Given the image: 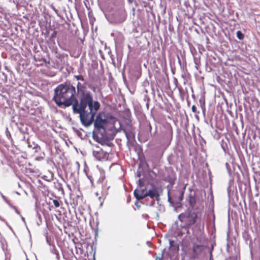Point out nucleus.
I'll return each mask as SVG.
<instances>
[{"label":"nucleus","instance_id":"42","mask_svg":"<svg viewBox=\"0 0 260 260\" xmlns=\"http://www.w3.org/2000/svg\"><path fill=\"white\" fill-rule=\"evenodd\" d=\"M191 91H193V89H192V87H191Z\"/></svg>","mask_w":260,"mask_h":260},{"label":"nucleus","instance_id":"18","mask_svg":"<svg viewBox=\"0 0 260 260\" xmlns=\"http://www.w3.org/2000/svg\"><path fill=\"white\" fill-rule=\"evenodd\" d=\"M53 203L55 207H58L60 206L59 201L57 200H53Z\"/></svg>","mask_w":260,"mask_h":260},{"label":"nucleus","instance_id":"32","mask_svg":"<svg viewBox=\"0 0 260 260\" xmlns=\"http://www.w3.org/2000/svg\"><path fill=\"white\" fill-rule=\"evenodd\" d=\"M178 62H179V64H180L181 67L182 68V65H181V60H180V58H179V57H178Z\"/></svg>","mask_w":260,"mask_h":260},{"label":"nucleus","instance_id":"22","mask_svg":"<svg viewBox=\"0 0 260 260\" xmlns=\"http://www.w3.org/2000/svg\"><path fill=\"white\" fill-rule=\"evenodd\" d=\"M124 133L125 134V136L127 139V140H129V137H130L131 134L129 133H128L125 130H124Z\"/></svg>","mask_w":260,"mask_h":260},{"label":"nucleus","instance_id":"11","mask_svg":"<svg viewBox=\"0 0 260 260\" xmlns=\"http://www.w3.org/2000/svg\"><path fill=\"white\" fill-rule=\"evenodd\" d=\"M197 201V197L194 192L191 193L189 196V203L190 206L193 208Z\"/></svg>","mask_w":260,"mask_h":260},{"label":"nucleus","instance_id":"26","mask_svg":"<svg viewBox=\"0 0 260 260\" xmlns=\"http://www.w3.org/2000/svg\"><path fill=\"white\" fill-rule=\"evenodd\" d=\"M88 179L90 180V182L93 184V179L92 178V177L90 176H87Z\"/></svg>","mask_w":260,"mask_h":260},{"label":"nucleus","instance_id":"30","mask_svg":"<svg viewBox=\"0 0 260 260\" xmlns=\"http://www.w3.org/2000/svg\"><path fill=\"white\" fill-rule=\"evenodd\" d=\"M56 31H54V32L52 34V35H51V37H52V38L54 37L55 36V35H56Z\"/></svg>","mask_w":260,"mask_h":260},{"label":"nucleus","instance_id":"28","mask_svg":"<svg viewBox=\"0 0 260 260\" xmlns=\"http://www.w3.org/2000/svg\"><path fill=\"white\" fill-rule=\"evenodd\" d=\"M46 241L48 243V244L50 245H51V243H50V241L49 240V239L48 237H46Z\"/></svg>","mask_w":260,"mask_h":260},{"label":"nucleus","instance_id":"1","mask_svg":"<svg viewBox=\"0 0 260 260\" xmlns=\"http://www.w3.org/2000/svg\"><path fill=\"white\" fill-rule=\"evenodd\" d=\"M76 94L74 95V104L73 110L74 113L80 115V119L82 124L88 127L94 120L95 115L100 109V104L98 101L93 102L91 92L88 90L90 88L87 83H78L76 85Z\"/></svg>","mask_w":260,"mask_h":260},{"label":"nucleus","instance_id":"6","mask_svg":"<svg viewBox=\"0 0 260 260\" xmlns=\"http://www.w3.org/2000/svg\"><path fill=\"white\" fill-rule=\"evenodd\" d=\"M92 150L93 156L96 160L103 161L108 159L109 154L103 151L98 145H93Z\"/></svg>","mask_w":260,"mask_h":260},{"label":"nucleus","instance_id":"7","mask_svg":"<svg viewBox=\"0 0 260 260\" xmlns=\"http://www.w3.org/2000/svg\"><path fill=\"white\" fill-rule=\"evenodd\" d=\"M183 191L181 190H177L176 191L174 190L172 192H170V191H168V201L171 202L172 197H173L174 198H177L179 201H181L183 200Z\"/></svg>","mask_w":260,"mask_h":260},{"label":"nucleus","instance_id":"15","mask_svg":"<svg viewBox=\"0 0 260 260\" xmlns=\"http://www.w3.org/2000/svg\"><path fill=\"white\" fill-rule=\"evenodd\" d=\"M165 127L167 130V134L172 136L173 135V129L171 124L169 123H167L165 125Z\"/></svg>","mask_w":260,"mask_h":260},{"label":"nucleus","instance_id":"5","mask_svg":"<svg viewBox=\"0 0 260 260\" xmlns=\"http://www.w3.org/2000/svg\"><path fill=\"white\" fill-rule=\"evenodd\" d=\"M111 15L112 20L116 23H122L124 22L126 19L125 12L122 7L117 10H113Z\"/></svg>","mask_w":260,"mask_h":260},{"label":"nucleus","instance_id":"34","mask_svg":"<svg viewBox=\"0 0 260 260\" xmlns=\"http://www.w3.org/2000/svg\"><path fill=\"white\" fill-rule=\"evenodd\" d=\"M55 75V74L54 73H51V76H54Z\"/></svg>","mask_w":260,"mask_h":260},{"label":"nucleus","instance_id":"37","mask_svg":"<svg viewBox=\"0 0 260 260\" xmlns=\"http://www.w3.org/2000/svg\"><path fill=\"white\" fill-rule=\"evenodd\" d=\"M225 165H226V167L228 168V166H229V164L226 162V163L225 164Z\"/></svg>","mask_w":260,"mask_h":260},{"label":"nucleus","instance_id":"16","mask_svg":"<svg viewBox=\"0 0 260 260\" xmlns=\"http://www.w3.org/2000/svg\"><path fill=\"white\" fill-rule=\"evenodd\" d=\"M52 62L53 63V68H55V69H59V68H61V63L59 62V61L58 60H55V61H52Z\"/></svg>","mask_w":260,"mask_h":260},{"label":"nucleus","instance_id":"24","mask_svg":"<svg viewBox=\"0 0 260 260\" xmlns=\"http://www.w3.org/2000/svg\"><path fill=\"white\" fill-rule=\"evenodd\" d=\"M57 189L58 190H63V188L60 183H58V187Z\"/></svg>","mask_w":260,"mask_h":260},{"label":"nucleus","instance_id":"19","mask_svg":"<svg viewBox=\"0 0 260 260\" xmlns=\"http://www.w3.org/2000/svg\"><path fill=\"white\" fill-rule=\"evenodd\" d=\"M109 186L107 187L106 186H103V192L105 194H107V190L109 189Z\"/></svg>","mask_w":260,"mask_h":260},{"label":"nucleus","instance_id":"33","mask_svg":"<svg viewBox=\"0 0 260 260\" xmlns=\"http://www.w3.org/2000/svg\"><path fill=\"white\" fill-rule=\"evenodd\" d=\"M186 95H187V97L188 98V91H187V89L186 88Z\"/></svg>","mask_w":260,"mask_h":260},{"label":"nucleus","instance_id":"10","mask_svg":"<svg viewBox=\"0 0 260 260\" xmlns=\"http://www.w3.org/2000/svg\"><path fill=\"white\" fill-rule=\"evenodd\" d=\"M192 54L193 56V61L195 64V68L198 71H199V72H201V71H200V67L201 65V56L200 55L198 54L197 52H196L195 53L192 52Z\"/></svg>","mask_w":260,"mask_h":260},{"label":"nucleus","instance_id":"21","mask_svg":"<svg viewBox=\"0 0 260 260\" xmlns=\"http://www.w3.org/2000/svg\"><path fill=\"white\" fill-rule=\"evenodd\" d=\"M50 7L55 12V13L58 16V10L54 7L53 5H51Z\"/></svg>","mask_w":260,"mask_h":260},{"label":"nucleus","instance_id":"13","mask_svg":"<svg viewBox=\"0 0 260 260\" xmlns=\"http://www.w3.org/2000/svg\"><path fill=\"white\" fill-rule=\"evenodd\" d=\"M74 78L77 80V84L87 83L84 77L81 75H74Z\"/></svg>","mask_w":260,"mask_h":260},{"label":"nucleus","instance_id":"44","mask_svg":"<svg viewBox=\"0 0 260 260\" xmlns=\"http://www.w3.org/2000/svg\"><path fill=\"white\" fill-rule=\"evenodd\" d=\"M93 260H95L94 257H93Z\"/></svg>","mask_w":260,"mask_h":260},{"label":"nucleus","instance_id":"35","mask_svg":"<svg viewBox=\"0 0 260 260\" xmlns=\"http://www.w3.org/2000/svg\"><path fill=\"white\" fill-rule=\"evenodd\" d=\"M68 187L69 188V189L71 190V188L70 187V186L69 185H68Z\"/></svg>","mask_w":260,"mask_h":260},{"label":"nucleus","instance_id":"31","mask_svg":"<svg viewBox=\"0 0 260 260\" xmlns=\"http://www.w3.org/2000/svg\"><path fill=\"white\" fill-rule=\"evenodd\" d=\"M135 204V205L137 207V208H138V209L140 207V206L138 204V203L136 202Z\"/></svg>","mask_w":260,"mask_h":260},{"label":"nucleus","instance_id":"41","mask_svg":"<svg viewBox=\"0 0 260 260\" xmlns=\"http://www.w3.org/2000/svg\"><path fill=\"white\" fill-rule=\"evenodd\" d=\"M7 135H10V133H9V132H8V133H7Z\"/></svg>","mask_w":260,"mask_h":260},{"label":"nucleus","instance_id":"3","mask_svg":"<svg viewBox=\"0 0 260 260\" xmlns=\"http://www.w3.org/2000/svg\"><path fill=\"white\" fill-rule=\"evenodd\" d=\"M197 217V214L190 211L185 212L179 215L180 220L185 224V226L183 228V231L182 232V234H189V226L195 223Z\"/></svg>","mask_w":260,"mask_h":260},{"label":"nucleus","instance_id":"25","mask_svg":"<svg viewBox=\"0 0 260 260\" xmlns=\"http://www.w3.org/2000/svg\"><path fill=\"white\" fill-rule=\"evenodd\" d=\"M162 257H163V253H162L161 254V256L160 257L159 256H157L155 258V260H162Z\"/></svg>","mask_w":260,"mask_h":260},{"label":"nucleus","instance_id":"14","mask_svg":"<svg viewBox=\"0 0 260 260\" xmlns=\"http://www.w3.org/2000/svg\"><path fill=\"white\" fill-rule=\"evenodd\" d=\"M50 250H51V252L52 253L55 255L56 258L57 260H59V259H60L59 254L58 250L56 249L55 245H52V247H51Z\"/></svg>","mask_w":260,"mask_h":260},{"label":"nucleus","instance_id":"17","mask_svg":"<svg viewBox=\"0 0 260 260\" xmlns=\"http://www.w3.org/2000/svg\"><path fill=\"white\" fill-rule=\"evenodd\" d=\"M237 37L241 40L244 39V35L240 30H238L237 31Z\"/></svg>","mask_w":260,"mask_h":260},{"label":"nucleus","instance_id":"29","mask_svg":"<svg viewBox=\"0 0 260 260\" xmlns=\"http://www.w3.org/2000/svg\"><path fill=\"white\" fill-rule=\"evenodd\" d=\"M138 182H139V185H140V186H143V183L141 182V180H140V179H139V180H138Z\"/></svg>","mask_w":260,"mask_h":260},{"label":"nucleus","instance_id":"8","mask_svg":"<svg viewBox=\"0 0 260 260\" xmlns=\"http://www.w3.org/2000/svg\"><path fill=\"white\" fill-rule=\"evenodd\" d=\"M205 246L202 244H198L194 243L192 247L193 253L192 257L196 258L201 253V252L205 249Z\"/></svg>","mask_w":260,"mask_h":260},{"label":"nucleus","instance_id":"2","mask_svg":"<svg viewBox=\"0 0 260 260\" xmlns=\"http://www.w3.org/2000/svg\"><path fill=\"white\" fill-rule=\"evenodd\" d=\"M75 95V86L67 82L58 85L55 88L53 100L59 107H68L74 104Z\"/></svg>","mask_w":260,"mask_h":260},{"label":"nucleus","instance_id":"36","mask_svg":"<svg viewBox=\"0 0 260 260\" xmlns=\"http://www.w3.org/2000/svg\"><path fill=\"white\" fill-rule=\"evenodd\" d=\"M18 185L19 187H21V185L19 183H18Z\"/></svg>","mask_w":260,"mask_h":260},{"label":"nucleus","instance_id":"12","mask_svg":"<svg viewBox=\"0 0 260 260\" xmlns=\"http://www.w3.org/2000/svg\"><path fill=\"white\" fill-rule=\"evenodd\" d=\"M147 196L149 197L151 199L156 198V199H158L159 194L157 191L155 189L153 188L149 189L148 191H147L146 197Z\"/></svg>","mask_w":260,"mask_h":260},{"label":"nucleus","instance_id":"39","mask_svg":"<svg viewBox=\"0 0 260 260\" xmlns=\"http://www.w3.org/2000/svg\"><path fill=\"white\" fill-rule=\"evenodd\" d=\"M22 220H24V218L23 217H22Z\"/></svg>","mask_w":260,"mask_h":260},{"label":"nucleus","instance_id":"27","mask_svg":"<svg viewBox=\"0 0 260 260\" xmlns=\"http://www.w3.org/2000/svg\"><path fill=\"white\" fill-rule=\"evenodd\" d=\"M169 243H170V246L172 247V246H173V243H174V241L173 240H170L169 241Z\"/></svg>","mask_w":260,"mask_h":260},{"label":"nucleus","instance_id":"9","mask_svg":"<svg viewBox=\"0 0 260 260\" xmlns=\"http://www.w3.org/2000/svg\"><path fill=\"white\" fill-rule=\"evenodd\" d=\"M146 193L145 189H136L134 191V195L137 200H141L146 197Z\"/></svg>","mask_w":260,"mask_h":260},{"label":"nucleus","instance_id":"43","mask_svg":"<svg viewBox=\"0 0 260 260\" xmlns=\"http://www.w3.org/2000/svg\"><path fill=\"white\" fill-rule=\"evenodd\" d=\"M179 91H180V92H181V90L180 89H179Z\"/></svg>","mask_w":260,"mask_h":260},{"label":"nucleus","instance_id":"20","mask_svg":"<svg viewBox=\"0 0 260 260\" xmlns=\"http://www.w3.org/2000/svg\"><path fill=\"white\" fill-rule=\"evenodd\" d=\"M33 149L35 150V152H37L38 150L40 149V147L38 144H35V146L33 147Z\"/></svg>","mask_w":260,"mask_h":260},{"label":"nucleus","instance_id":"40","mask_svg":"<svg viewBox=\"0 0 260 260\" xmlns=\"http://www.w3.org/2000/svg\"><path fill=\"white\" fill-rule=\"evenodd\" d=\"M7 135H10V133H9V132H8V133H7Z\"/></svg>","mask_w":260,"mask_h":260},{"label":"nucleus","instance_id":"23","mask_svg":"<svg viewBox=\"0 0 260 260\" xmlns=\"http://www.w3.org/2000/svg\"><path fill=\"white\" fill-rule=\"evenodd\" d=\"M191 110L193 112L196 113L197 112V107L195 105H193L191 107Z\"/></svg>","mask_w":260,"mask_h":260},{"label":"nucleus","instance_id":"4","mask_svg":"<svg viewBox=\"0 0 260 260\" xmlns=\"http://www.w3.org/2000/svg\"><path fill=\"white\" fill-rule=\"evenodd\" d=\"M107 123V120L103 119L100 114L98 115L94 121V129L93 132V137H95V133L101 135V138L106 135V130L104 127L105 124Z\"/></svg>","mask_w":260,"mask_h":260},{"label":"nucleus","instance_id":"38","mask_svg":"<svg viewBox=\"0 0 260 260\" xmlns=\"http://www.w3.org/2000/svg\"><path fill=\"white\" fill-rule=\"evenodd\" d=\"M28 147H31V145H30V144H29V143H28Z\"/></svg>","mask_w":260,"mask_h":260}]
</instances>
